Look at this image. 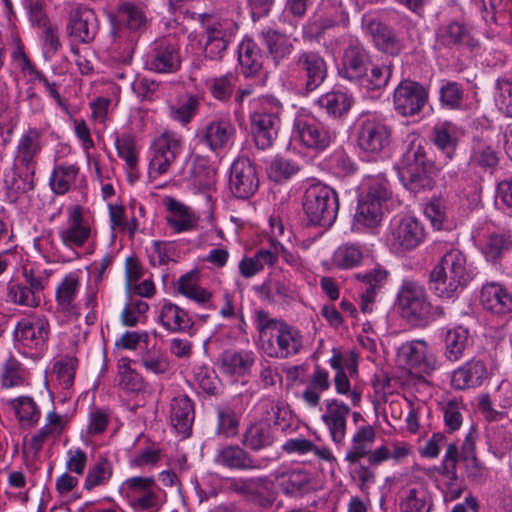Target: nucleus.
I'll use <instances>...</instances> for the list:
<instances>
[{"label":"nucleus","mask_w":512,"mask_h":512,"mask_svg":"<svg viewBox=\"0 0 512 512\" xmlns=\"http://www.w3.org/2000/svg\"><path fill=\"white\" fill-rule=\"evenodd\" d=\"M302 208L308 225L329 228L337 218L338 195L329 186L312 179L304 191Z\"/></svg>","instance_id":"obj_1"},{"label":"nucleus","mask_w":512,"mask_h":512,"mask_svg":"<svg viewBox=\"0 0 512 512\" xmlns=\"http://www.w3.org/2000/svg\"><path fill=\"white\" fill-rule=\"evenodd\" d=\"M280 102L271 96L259 99V107L251 115L254 141L259 149L265 150L273 145L280 126Z\"/></svg>","instance_id":"obj_2"},{"label":"nucleus","mask_w":512,"mask_h":512,"mask_svg":"<svg viewBox=\"0 0 512 512\" xmlns=\"http://www.w3.org/2000/svg\"><path fill=\"white\" fill-rule=\"evenodd\" d=\"M429 163L424 148L411 142L398 162L399 174L404 184L414 192L430 188Z\"/></svg>","instance_id":"obj_3"},{"label":"nucleus","mask_w":512,"mask_h":512,"mask_svg":"<svg viewBox=\"0 0 512 512\" xmlns=\"http://www.w3.org/2000/svg\"><path fill=\"white\" fill-rule=\"evenodd\" d=\"M204 29L203 38L205 57L212 60L222 59L229 43L237 33V23L229 18H218L211 15H200Z\"/></svg>","instance_id":"obj_4"},{"label":"nucleus","mask_w":512,"mask_h":512,"mask_svg":"<svg viewBox=\"0 0 512 512\" xmlns=\"http://www.w3.org/2000/svg\"><path fill=\"white\" fill-rule=\"evenodd\" d=\"M390 194L389 183L385 178L371 179L367 193L359 199L354 216L356 223L367 228L378 226L382 220L384 203Z\"/></svg>","instance_id":"obj_5"},{"label":"nucleus","mask_w":512,"mask_h":512,"mask_svg":"<svg viewBox=\"0 0 512 512\" xmlns=\"http://www.w3.org/2000/svg\"><path fill=\"white\" fill-rule=\"evenodd\" d=\"M397 304L403 317L417 322L433 316V308L425 288L416 281L404 280L397 294Z\"/></svg>","instance_id":"obj_6"},{"label":"nucleus","mask_w":512,"mask_h":512,"mask_svg":"<svg viewBox=\"0 0 512 512\" xmlns=\"http://www.w3.org/2000/svg\"><path fill=\"white\" fill-rule=\"evenodd\" d=\"M121 489L135 510L158 512L162 506L154 477H130L122 483Z\"/></svg>","instance_id":"obj_7"},{"label":"nucleus","mask_w":512,"mask_h":512,"mask_svg":"<svg viewBox=\"0 0 512 512\" xmlns=\"http://www.w3.org/2000/svg\"><path fill=\"white\" fill-rule=\"evenodd\" d=\"M423 224L414 217L406 216L391 223L387 242L396 253H405L417 248L425 239Z\"/></svg>","instance_id":"obj_8"},{"label":"nucleus","mask_w":512,"mask_h":512,"mask_svg":"<svg viewBox=\"0 0 512 512\" xmlns=\"http://www.w3.org/2000/svg\"><path fill=\"white\" fill-rule=\"evenodd\" d=\"M196 136L199 143L218 154L233 144L236 128L228 115H222L207 122Z\"/></svg>","instance_id":"obj_9"},{"label":"nucleus","mask_w":512,"mask_h":512,"mask_svg":"<svg viewBox=\"0 0 512 512\" xmlns=\"http://www.w3.org/2000/svg\"><path fill=\"white\" fill-rule=\"evenodd\" d=\"M180 48L176 41L162 38L156 40L147 53L144 66L155 73H175L181 67Z\"/></svg>","instance_id":"obj_10"},{"label":"nucleus","mask_w":512,"mask_h":512,"mask_svg":"<svg viewBox=\"0 0 512 512\" xmlns=\"http://www.w3.org/2000/svg\"><path fill=\"white\" fill-rule=\"evenodd\" d=\"M357 141L363 152L378 155L390 145L391 129L382 119L364 118L359 123Z\"/></svg>","instance_id":"obj_11"},{"label":"nucleus","mask_w":512,"mask_h":512,"mask_svg":"<svg viewBox=\"0 0 512 512\" xmlns=\"http://www.w3.org/2000/svg\"><path fill=\"white\" fill-rule=\"evenodd\" d=\"M228 483L231 492L262 507L270 506L274 500L272 482L266 476L231 478Z\"/></svg>","instance_id":"obj_12"},{"label":"nucleus","mask_w":512,"mask_h":512,"mask_svg":"<svg viewBox=\"0 0 512 512\" xmlns=\"http://www.w3.org/2000/svg\"><path fill=\"white\" fill-rule=\"evenodd\" d=\"M259 177L255 165L246 157H238L230 168L229 188L240 199H248L258 190Z\"/></svg>","instance_id":"obj_13"},{"label":"nucleus","mask_w":512,"mask_h":512,"mask_svg":"<svg viewBox=\"0 0 512 512\" xmlns=\"http://www.w3.org/2000/svg\"><path fill=\"white\" fill-rule=\"evenodd\" d=\"M398 357L409 367L430 375L439 367L436 355L423 339L404 342L398 348Z\"/></svg>","instance_id":"obj_14"},{"label":"nucleus","mask_w":512,"mask_h":512,"mask_svg":"<svg viewBox=\"0 0 512 512\" xmlns=\"http://www.w3.org/2000/svg\"><path fill=\"white\" fill-rule=\"evenodd\" d=\"M98 28V18L92 9L78 5L69 11L66 32L73 40L90 43L95 39Z\"/></svg>","instance_id":"obj_15"},{"label":"nucleus","mask_w":512,"mask_h":512,"mask_svg":"<svg viewBox=\"0 0 512 512\" xmlns=\"http://www.w3.org/2000/svg\"><path fill=\"white\" fill-rule=\"evenodd\" d=\"M428 99L425 88L417 82L405 80L395 89L393 103L395 110L402 116L419 113Z\"/></svg>","instance_id":"obj_16"},{"label":"nucleus","mask_w":512,"mask_h":512,"mask_svg":"<svg viewBox=\"0 0 512 512\" xmlns=\"http://www.w3.org/2000/svg\"><path fill=\"white\" fill-rule=\"evenodd\" d=\"M294 65L304 80V90L307 93L320 87L328 74L326 61L317 52L304 51L300 53L296 57Z\"/></svg>","instance_id":"obj_17"},{"label":"nucleus","mask_w":512,"mask_h":512,"mask_svg":"<svg viewBox=\"0 0 512 512\" xmlns=\"http://www.w3.org/2000/svg\"><path fill=\"white\" fill-rule=\"evenodd\" d=\"M154 155L150 161V172L161 175L168 171L181 151V137L165 131L154 141Z\"/></svg>","instance_id":"obj_18"},{"label":"nucleus","mask_w":512,"mask_h":512,"mask_svg":"<svg viewBox=\"0 0 512 512\" xmlns=\"http://www.w3.org/2000/svg\"><path fill=\"white\" fill-rule=\"evenodd\" d=\"M50 325L43 316L33 315L21 319L14 330L15 341L28 348L42 346L49 337Z\"/></svg>","instance_id":"obj_19"},{"label":"nucleus","mask_w":512,"mask_h":512,"mask_svg":"<svg viewBox=\"0 0 512 512\" xmlns=\"http://www.w3.org/2000/svg\"><path fill=\"white\" fill-rule=\"evenodd\" d=\"M92 230L84 218L83 208L79 205L68 209L67 226L60 230L59 237L66 247H82L91 237Z\"/></svg>","instance_id":"obj_20"},{"label":"nucleus","mask_w":512,"mask_h":512,"mask_svg":"<svg viewBox=\"0 0 512 512\" xmlns=\"http://www.w3.org/2000/svg\"><path fill=\"white\" fill-rule=\"evenodd\" d=\"M42 133L36 128H29L19 139L14 167L16 169L35 171L37 157L42 151Z\"/></svg>","instance_id":"obj_21"},{"label":"nucleus","mask_w":512,"mask_h":512,"mask_svg":"<svg viewBox=\"0 0 512 512\" xmlns=\"http://www.w3.org/2000/svg\"><path fill=\"white\" fill-rule=\"evenodd\" d=\"M369 64L370 58L364 47L357 40H352L344 50L339 73L350 81L359 82L368 71Z\"/></svg>","instance_id":"obj_22"},{"label":"nucleus","mask_w":512,"mask_h":512,"mask_svg":"<svg viewBox=\"0 0 512 512\" xmlns=\"http://www.w3.org/2000/svg\"><path fill=\"white\" fill-rule=\"evenodd\" d=\"M350 413L351 409L345 403L337 399L326 401L325 410L321 419L328 428L333 442L338 444L345 438L347 418Z\"/></svg>","instance_id":"obj_23"},{"label":"nucleus","mask_w":512,"mask_h":512,"mask_svg":"<svg viewBox=\"0 0 512 512\" xmlns=\"http://www.w3.org/2000/svg\"><path fill=\"white\" fill-rule=\"evenodd\" d=\"M294 130L299 140L308 148L326 149L335 138V132L321 123L297 120Z\"/></svg>","instance_id":"obj_24"},{"label":"nucleus","mask_w":512,"mask_h":512,"mask_svg":"<svg viewBox=\"0 0 512 512\" xmlns=\"http://www.w3.org/2000/svg\"><path fill=\"white\" fill-rule=\"evenodd\" d=\"M215 463L231 470L250 471L261 469V463L245 448L231 444L220 448L214 459Z\"/></svg>","instance_id":"obj_25"},{"label":"nucleus","mask_w":512,"mask_h":512,"mask_svg":"<svg viewBox=\"0 0 512 512\" xmlns=\"http://www.w3.org/2000/svg\"><path fill=\"white\" fill-rule=\"evenodd\" d=\"M274 443V434L267 419L250 423L241 437V444L253 452L264 450Z\"/></svg>","instance_id":"obj_26"},{"label":"nucleus","mask_w":512,"mask_h":512,"mask_svg":"<svg viewBox=\"0 0 512 512\" xmlns=\"http://www.w3.org/2000/svg\"><path fill=\"white\" fill-rule=\"evenodd\" d=\"M465 281L435 266L429 276V287L433 293L445 299L457 296L467 285Z\"/></svg>","instance_id":"obj_27"},{"label":"nucleus","mask_w":512,"mask_h":512,"mask_svg":"<svg viewBox=\"0 0 512 512\" xmlns=\"http://www.w3.org/2000/svg\"><path fill=\"white\" fill-rule=\"evenodd\" d=\"M481 304L487 311L498 315L512 313V294L497 283H489L482 287Z\"/></svg>","instance_id":"obj_28"},{"label":"nucleus","mask_w":512,"mask_h":512,"mask_svg":"<svg viewBox=\"0 0 512 512\" xmlns=\"http://www.w3.org/2000/svg\"><path fill=\"white\" fill-rule=\"evenodd\" d=\"M387 277L388 272L381 267H376L365 273L356 274V278L366 286L361 294L360 302V308L363 312L368 313L372 311L377 291L384 286Z\"/></svg>","instance_id":"obj_29"},{"label":"nucleus","mask_w":512,"mask_h":512,"mask_svg":"<svg viewBox=\"0 0 512 512\" xmlns=\"http://www.w3.org/2000/svg\"><path fill=\"white\" fill-rule=\"evenodd\" d=\"M260 43L267 50V57L276 65L286 59L293 51V43L288 37L273 29H266L259 33Z\"/></svg>","instance_id":"obj_30"},{"label":"nucleus","mask_w":512,"mask_h":512,"mask_svg":"<svg viewBox=\"0 0 512 512\" xmlns=\"http://www.w3.org/2000/svg\"><path fill=\"white\" fill-rule=\"evenodd\" d=\"M170 421L178 433L185 437L190 434L194 421V409L191 400L187 396L181 395L172 399Z\"/></svg>","instance_id":"obj_31"},{"label":"nucleus","mask_w":512,"mask_h":512,"mask_svg":"<svg viewBox=\"0 0 512 512\" xmlns=\"http://www.w3.org/2000/svg\"><path fill=\"white\" fill-rule=\"evenodd\" d=\"M436 35L437 41L446 47L459 45L474 48L477 46V41L471 35L468 27L456 21L441 26Z\"/></svg>","instance_id":"obj_32"},{"label":"nucleus","mask_w":512,"mask_h":512,"mask_svg":"<svg viewBox=\"0 0 512 512\" xmlns=\"http://www.w3.org/2000/svg\"><path fill=\"white\" fill-rule=\"evenodd\" d=\"M281 488L284 494L289 496H302L315 489V484L310 473L303 469H292L280 475Z\"/></svg>","instance_id":"obj_33"},{"label":"nucleus","mask_w":512,"mask_h":512,"mask_svg":"<svg viewBox=\"0 0 512 512\" xmlns=\"http://www.w3.org/2000/svg\"><path fill=\"white\" fill-rule=\"evenodd\" d=\"M224 373L244 376L251 370L255 362V353L250 350H226L220 357Z\"/></svg>","instance_id":"obj_34"},{"label":"nucleus","mask_w":512,"mask_h":512,"mask_svg":"<svg viewBox=\"0 0 512 512\" xmlns=\"http://www.w3.org/2000/svg\"><path fill=\"white\" fill-rule=\"evenodd\" d=\"M486 377V368L481 361H470L452 373L451 383L456 389H466L481 385Z\"/></svg>","instance_id":"obj_35"},{"label":"nucleus","mask_w":512,"mask_h":512,"mask_svg":"<svg viewBox=\"0 0 512 512\" xmlns=\"http://www.w3.org/2000/svg\"><path fill=\"white\" fill-rule=\"evenodd\" d=\"M368 30L376 46L383 52L398 55L402 51L403 43L389 26L373 20L368 24Z\"/></svg>","instance_id":"obj_36"},{"label":"nucleus","mask_w":512,"mask_h":512,"mask_svg":"<svg viewBox=\"0 0 512 512\" xmlns=\"http://www.w3.org/2000/svg\"><path fill=\"white\" fill-rule=\"evenodd\" d=\"M167 208L169 212L166 216L167 222L176 233L190 231L196 226L197 217L189 207L169 198Z\"/></svg>","instance_id":"obj_37"},{"label":"nucleus","mask_w":512,"mask_h":512,"mask_svg":"<svg viewBox=\"0 0 512 512\" xmlns=\"http://www.w3.org/2000/svg\"><path fill=\"white\" fill-rule=\"evenodd\" d=\"M376 438L375 430L370 425L361 426L352 437V446L347 451L345 460L350 464L367 457Z\"/></svg>","instance_id":"obj_38"},{"label":"nucleus","mask_w":512,"mask_h":512,"mask_svg":"<svg viewBox=\"0 0 512 512\" xmlns=\"http://www.w3.org/2000/svg\"><path fill=\"white\" fill-rule=\"evenodd\" d=\"M460 461L463 463L466 476L472 482H482L487 470L478 460L475 452V443L471 435H467L460 451Z\"/></svg>","instance_id":"obj_39"},{"label":"nucleus","mask_w":512,"mask_h":512,"mask_svg":"<svg viewBox=\"0 0 512 512\" xmlns=\"http://www.w3.org/2000/svg\"><path fill=\"white\" fill-rule=\"evenodd\" d=\"M238 61L245 76H253L261 70L263 56L252 39L246 38L240 43Z\"/></svg>","instance_id":"obj_40"},{"label":"nucleus","mask_w":512,"mask_h":512,"mask_svg":"<svg viewBox=\"0 0 512 512\" xmlns=\"http://www.w3.org/2000/svg\"><path fill=\"white\" fill-rule=\"evenodd\" d=\"M35 171L16 169L5 179L6 195L11 202L18 201L34 187Z\"/></svg>","instance_id":"obj_41"},{"label":"nucleus","mask_w":512,"mask_h":512,"mask_svg":"<svg viewBox=\"0 0 512 512\" xmlns=\"http://www.w3.org/2000/svg\"><path fill=\"white\" fill-rule=\"evenodd\" d=\"M178 292L193 300L194 302L206 305L208 308L213 309L211 304L212 294L208 290L202 288L198 284V274L196 272H189L182 275L177 283Z\"/></svg>","instance_id":"obj_42"},{"label":"nucleus","mask_w":512,"mask_h":512,"mask_svg":"<svg viewBox=\"0 0 512 512\" xmlns=\"http://www.w3.org/2000/svg\"><path fill=\"white\" fill-rule=\"evenodd\" d=\"M160 320L167 330L173 332L187 331L193 326V322L187 312L169 302L163 304Z\"/></svg>","instance_id":"obj_43"},{"label":"nucleus","mask_w":512,"mask_h":512,"mask_svg":"<svg viewBox=\"0 0 512 512\" xmlns=\"http://www.w3.org/2000/svg\"><path fill=\"white\" fill-rule=\"evenodd\" d=\"M431 141L448 159L453 158L458 138L456 129L451 123L444 122L436 125L432 130Z\"/></svg>","instance_id":"obj_44"},{"label":"nucleus","mask_w":512,"mask_h":512,"mask_svg":"<svg viewBox=\"0 0 512 512\" xmlns=\"http://www.w3.org/2000/svg\"><path fill=\"white\" fill-rule=\"evenodd\" d=\"M318 105L325 109L327 114L340 118L350 110L352 97L341 90H333L323 94L317 101Z\"/></svg>","instance_id":"obj_45"},{"label":"nucleus","mask_w":512,"mask_h":512,"mask_svg":"<svg viewBox=\"0 0 512 512\" xmlns=\"http://www.w3.org/2000/svg\"><path fill=\"white\" fill-rule=\"evenodd\" d=\"M241 413L230 405L217 408L216 434L224 438H233L238 434Z\"/></svg>","instance_id":"obj_46"},{"label":"nucleus","mask_w":512,"mask_h":512,"mask_svg":"<svg viewBox=\"0 0 512 512\" xmlns=\"http://www.w3.org/2000/svg\"><path fill=\"white\" fill-rule=\"evenodd\" d=\"M80 288V278L76 272L66 275L56 289L57 305L64 311L73 307Z\"/></svg>","instance_id":"obj_47"},{"label":"nucleus","mask_w":512,"mask_h":512,"mask_svg":"<svg viewBox=\"0 0 512 512\" xmlns=\"http://www.w3.org/2000/svg\"><path fill=\"white\" fill-rule=\"evenodd\" d=\"M330 387L329 373L316 366L310 377L309 384L302 394V398L310 407L318 406L320 395Z\"/></svg>","instance_id":"obj_48"},{"label":"nucleus","mask_w":512,"mask_h":512,"mask_svg":"<svg viewBox=\"0 0 512 512\" xmlns=\"http://www.w3.org/2000/svg\"><path fill=\"white\" fill-rule=\"evenodd\" d=\"M469 339L468 330L462 326L449 330L445 337V357L450 361L459 360L469 345Z\"/></svg>","instance_id":"obj_49"},{"label":"nucleus","mask_w":512,"mask_h":512,"mask_svg":"<svg viewBox=\"0 0 512 512\" xmlns=\"http://www.w3.org/2000/svg\"><path fill=\"white\" fill-rule=\"evenodd\" d=\"M286 453H297L300 455L313 453L317 458L331 462L334 456L329 448L324 446H317L312 441L305 438H291L288 439L282 446Z\"/></svg>","instance_id":"obj_50"},{"label":"nucleus","mask_w":512,"mask_h":512,"mask_svg":"<svg viewBox=\"0 0 512 512\" xmlns=\"http://www.w3.org/2000/svg\"><path fill=\"white\" fill-rule=\"evenodd\" d=\"M132 360L123 357L118 361V386L127 393H138L144 389V381L140 374L131 368Z\"/></svg>","instance_id":"obj_51"},{"label":"nucleus","mask_w":512,"mask_h":512,"mask_svg":"<svg viewBox=\"0 0 512 512\" xmlns=\"http://www.w3.org/2000/svg\"><path fill=\"white\" fill-rule=\"evenodd\" d=\"M436 266L454 276H459L466 283L471 279L470 272L467 269L466 256L459 249L447 251Z\"/></svg>","instance_id":"obj_52"},{"label":"nucleus","mask_w":512,"mask_h":512,"mask_svg":"<svg viewBox=\"0 0 512 512\" xmlns=\"http://www.w3.org/2000/svg\"><path fill=\"white\" fill-rule=\"evenodd\" d=\"M119 22L125 23L130 31L142 32L147 28L148 18L141 7L124 3L119 8Z\"/></svg>","instance_id":"obj_53"},{"label":"nucleus","mask_w":512,"mask_h":512,"mask_svg":"<svg viewBox=\"0 0 512 512\" xmlns=\"http://www.w3.org/2000/svg\"><path fill=\"white\" fill-rule=\"evenodd\" d=\"M79 168L76 165L61 164L54 168L50 185L56 194L66 193L75 183Z\"/></svg>","instance_id":"obj_54"},{"label":"nucleus","mask_w":512,"mask_h":512,"mask_svg":"<svg viewBox=\"0 0 512 512\" xmlns=\"http://www.w3.org/2000/svg\"><path fill=\"white\" fill-rule=\"evenodd\" d=\"M498 155L495 149L486 140L476 139L473 142L470 164L482 168H494L498 164Z\"/></svg>","instance_id":"obj_55"},{"label":"nucleus","mask_w":512,"mask_h":512,"mask_svg":"<svg viewBox=\"0 0 512 512\" xmlns=\"http://www.w3.org/2000/svg\"><path fill=\"white\" fill-rule=\"evenodd\" d=\"M113 473L111 463L107 458L101 457L94 465H92L84 480V489L91 491L95 487L108 483Z\"/></svg>","instance_id":"obj_56"},{"label":"nucleus","mask_w":512,"mask_h":512,"mask_svg":"<svg viewBox=\"0 0 512 512\" xmlns=\"http://www.w3.org/2000/svg\"><path fill=\"white\" fill-rule=\"evenodd\" d=\"M9 405L20 422L30 426L38 422L40 411L32 398L27 396L18 397L10 400Z\"/></svg>","instance_id":"obj_57"},{"label":"nucleus","mask_w":512,"mask_h":512,"mask_svg":"<svg viewBox=\"0 0 512 512\" xmlns=\"http://www.w3.org/2000/svg\"><path fill=\"white\" fill-rule=\"evenodd\" d=\"M402 512H430L432 502L423 489H410L401 504Z\"/></svg>","instance_id":"obj_58"},{"label":"nucleus","mask_w":512,"mask_h":512,"mask_svg":"<svg viewBox=\"0 0 512 512\" xmlns=\"http://www.w3.org/2000/svg\"><path fill=\"white\" fill-rule=\"evenodd\" d=\"M299 171V166L284 157H275L267 170L268 177L276 182L280 183L288 180Z\"/></svg>","instance_id":"obj_59"},{"label":"nucleus","mask_w":512,"mask_h":512,"mask_svg":"<svg viewBox=\"0 0 512 512\" xmlns=\"http://www.w3.org/2000/svg\"><path fill=\"white\" fill-rule=\"evenodd\" d=\"M261 291L267 298L274 301H289L294 299L295 287L281 280L270 279L261 286Z\"/></svg>","instance_id":"obj_60"},{"label":"nucleus","mask_w":512,"mask_h":512,"mask_svg":"<svg viewBox=\"0 0 512 512\" xmlns=\"http://www.w3.org/2000/svg\"><path fill=\"white\" fill-rule=\"evenodd\" d=\"M391 76V68L390 66H371L370 70L363 75V78L360 79L359 83L361 86L365 87L368 90H376L384 88Z\"/></svg>","instance_id":"obj_61"},{"label":"nucleus","mask_w":512,"mask_h":512,"mask_svg":"<svg viewBox=\"0 0 512 512\" xmlns=\"http://www.w3.org/2000/svg\"><path fill=\"white\" fill-rule=\"evenodd\" d=\"M286 324L287 323H283L282 325L274 328L272 331H269V333L260 338L261 347L269 357L283 359L281 344Z\"/></svg>","instance_id":"obj_62"},{"label":"nucleus","mask_w":512,"mask_h":512,"mask_svg":"<svg viewBox=\"0 0 512 512\" xmlns=\"http://www.w3.org/2000/svg\"><path fill=\"white\" fill-rule=\"evenodd\" d=\"M8 298L17 305L36 308L40 305V296L35 295L26 285L13 283L8 286Z\"/></svg>","instance_id":"obj_63"},{"label":"nucleus","mask_w":512,"mask_h":512,"mask_svg":"<svg viewBox=\"0 0 512 512\" xmlns=\"http://www.w3.org/2000/svg\"><path fill=\"white\" fill-rule=\"evenodd\" d=\"M362 252L353 244L338 247L333 255V263L339 268H352L360 263Z\"/></svg>","instance_id":"obj_64"}]
</instances>
